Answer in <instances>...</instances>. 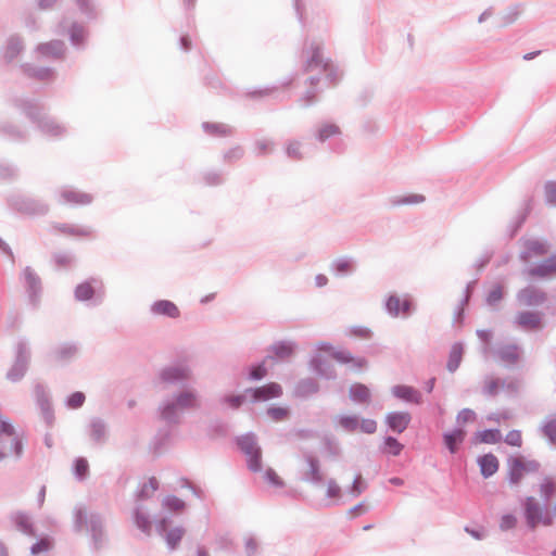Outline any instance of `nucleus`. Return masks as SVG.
<instances>
[{"instance_id":"1","label":"nucleus","mask_w":556,"mask_h":556,"mask_svg":"<svg viewBox=\"0 0 556 556\" xmlns=\"http://www.w3.org/2000/svg\"><path fill=\"white\" fill-rule=\"evenodd\" d=\"M22 453V442L14 428L2 417H0V460L20 456Z\"/></svg>"},{"instance_id":"2","label":"nucleus","mask_w":556,"mask_h":556,"mask_svg":"<svg viewBox=\"0 0 556 556\" xmlns=\"http://www.w3.org/2000/svg\"><path fill=\"white\" fill-rule=\"evenodd\" d=\"M540 464L533 459L515 456L508 459V479L511 484H518L529 473L536 472Z\"/></svg>"},{"instance_id":"3","label":"nucleus","mask_w":556,"mask_h":556,"mask_svg":"<svg viewBox=\"0 0 556 556\" xmlns=\"http://www.w3.org/2000/svg\"><path fill=\"white\" fill-rule=\"evenodd\" d=\"M525 517L531 529L538 526L551 527L554 523L553 515L544 511L533 496H528L525 501Z\"/></svg>"},{"instance_id":"4","label":"nucleus","mask_w":556,"mask_h":556,"mask_svg":"<svg viewBox=\"0 0 556 556\" xmlns=\"http://www.w3.org/2000/svg\"><path fill=\"white\" fill-rule=\"evenodd\" d=\"M241 451L248 456V466L252 471L262 469L261 450L257 446L254 437L244 435L238 440Z\"/></svg>"},{"instance_id":"5","label":"nucleus","mask_w":556,"mask_h":556,"mask_svg":"<svg viewBox=\"0 0 556 556\" xmlns=\"http://www.w3.org/2000/svg\"><path fill=\"white\" fill-rule=\"evenodd\" d=\"M197 405V397L192 393H182L179 395L175 404L167 405L163 412L162 415L165 419H170L175 413V408H190L194 407Z\"/></svg>"},{"instance_id":"6","label":"nucleus","mask_w":556,"mask_h":556,"mask_svg":"<svg viewBox=\"0 0 556 556\" xmlns=\"http://www.w3.org/2000/svg\"><path fill=\"white\" fill-rule=\"evenodd\" d=\"M386 422L391 430L402 433L410 422V415L406 412L390 413L386 417Z\"/></svg>"},{"instance_id":"7","label":"nucleus","mask_w":556,"mask_h":556,"mask_svg":"<svg viewBox=\"0 0 556 556\" xmlns=\"http://www.w3.org/2000/svg\"><path fill=\"white\" fill-rule=\"evenodd\" d=\"M281 394V387L275 382L252 390L254 401H268L270 399L280 396Z\"/></svg>"},{"instance_id":"8","label":"nucleus","mask_w":556,"mask_h":556,"mask_svg":"<svg viewBox=\"0 0 556 556\" xmlns=\"http://www.w3.org/2000/svg\"><path fill=\"white\" fill-rule=\"evenodd\" d=\"M349 395L351 400L358 404H369L371 401V393L367 386L363 383H353L350 387Z\"/></svg>"},{"instance_id":"9","label":"nucleus","mask_w":556,"mask_h":556,"mask_svg":"<svg viewBox=\"0 0 556 556\" xmlns=\"http://www.w3.org/2000/svg\"><path fill=\"white\" fill-rule=\"evenodd\" d=\"M480 471L484 478L493 476L500 467L498 459L493 454H485L478 458Z\"/></svg>"},{"instance_id":"10","label":"nucleus","mask_w":556,"mask_h":556,"mask_svg":"<svg viewBox=\"0 0 556 556\" xmlns=\"http://www.w3.org/2000/svg\"><path fill=\"white\" fill-rule=\"evenodd\" d=\"M152 312L156 315H164L170 318H177L179 317L180 314L176 304L167 300H161L155 302L152 305Z\"/></svg>"},{"instance_id":"11","label":"nucleus","mask_w":556,"mask_h":556,"mask_svg":"<svg viewBox=\"0 0 556 556\" xmlns=\"http://www.w3.org/2000/svg\"><path fill=\"white\" fill-rule=\"evenodd\" d=\"M392 393L406 402L419 404L421 401L420 393L408 386H396L393 388Z\"/></svg>"},{"instance_id":"12","label":"nucleus","mask_w":556,"mask_h":556,"mask_svg":"<svg viewBox=\"0 0 556 556\" xmlns=\"http://www.w3.org/2000/svg\"><path fill=\"white\" fill-rule=\"evenodd\" d=\"M316 68H321L325 72H330L332 70L331 64L323 59L318 47L313 49L306 70L314 71Z\"/></svg>"},{"instance_id":"13","label":"nucleus","mask_w":556,"mask_h":556,"mask_svg":"<svg viewBox=\"0 0 556 556\" xmlns=\"http://www.w3.org/2000/svg\"><path fill=\"white\" fill-rule=\"evenodd\" d=\"M62 199L65 203L68 204H89L91 202V197L88 193L77 191V190H65L62 193Z\"/></svg>"},{"instance_id":"14","label":"nucleus","mask_w":556,"mask_h":556,"mask_svg":"<svg viewBox=\"0 0 556 556\" xmlns=\"http://www.w3.org/2000/svg\"><path fill=\"white\" fill-rule=\"evenodd\" d=\"M409 301L397 296H390L387 302V308L390 314L397 316L400 313H406L409 309Z\"/></svg>"},{"instance_id":"15","label":"nucleus","mask_w":556,"mask_h":556,"mask_svg":"<svg viewBox=\"0 0 556 556\" xmlns=\"http://www.w3.org/2000/svg\"><path fill=\"white\" fill-rule=\"evenodd\" d=\"M556 273V256H552L544 261L541 265L532 268L530 274L532 276L546 277Z\"/></svg>"},{"instance_id":"16","label":"nucleus","mask_w":556,"mask_h":556,"mask_svg":"<svg viewBox=\"0 0 556 556\" xmlns=\"http://www.w3.org/2000/svg\"><path fill=\"white\" fill-rule=\"evenodd\" d=\"M464 439L465 431L462 429H456L451 433L444 434V443L451 453H456L458 445L464 441Z\"/></svg>"},{"instance_id":"17","label":"nucleus","mask_w":556,"mask_h":556,"mask_svg":"<svg viewBox=\"0 0 556 556\" xmlns=\"http://www.w3.org/2000/svg\"><path fill=\"white\" fill-rule=\"evenodd\" d=\"M53 229L62 235L72 237H86L90 235V231L86 228L66 224H56L53 226Z\"/></svg>"},{"instance_id":"18","label":"nucleus","mask_w":556,"mask_h":556,"mask_svg":"<svg viewBox=\"0 0 556 556\" xmlns=\"http://www.w3.org/2000/svg\"><path fill=\"white\" fill-rule=\"evenodd\" d=\"M157 488H159V482H157L156 478L151 477V478L147 479L141 484V486L137 493V498L138 500L150 498L154 494V492L157 490Z\"/></svg>"},{"instance_id":"19","label":"nucleus","mask_w":556,"mask_h":556,"mask_svg":"<svg viewBox=\"0 0 556 556\" xmlns=\"http://www.w3.org/2000/svg\"><path fill=\"white\" fill-rule=\"evenodd\" d=\"M547 253V245L539 240H530L527 242V251L525 252V260H529L532 256H539Z\"/></svg>"},{"instance_id":"20","label":"nucleus","mask_w":556,"mask_h":556,"mask_svg":"<svg viewBox=\"0 0 556 556\" xmlns=\"http://www.w3.org/2000/svg\"><path fill=\"white\" fill-rule=\"evenodd\" d=\"M462 356H463L462 345L454 344L451 349L450 357H448V362H447V369L450 371H455L458 368L460 361H462Z\"/></svg>"},{"instance_id":"21","label":"nucleus","mask_w":556,"mask_h":556,"mask_svg":"<svg viewBox=\"0 0 556 556\" xmlns=\"http://www.w3.org/2000/svg\"><path fill=\"white\" fill-rule=\"evenodd\" d=\"M307 463H308V470L306 472L307 479L313 482H320L323 480V475L319 469L318 460L313 457H308Z\"/></svg>"},{"instance_id":"22","label":"nucleus","mask_w":556,"mask_h":556,"mask_svg":"<svg viewBox=\"0 0 556 556\" xmlns=\"http://www.w3.org/2000/svg\"><path fill=\"white\" fill-rule=\"evenodd\" d=\"M518 324L525 328L534 329L540 325V318L534 313H522L518 316Z\"/></svg>"},{"instance_id":"23","label":"nucleus","mask_w":556,"mask_h":556,"mask_svg":"<svg viewBox=\"0 0 556 556\" xmlns=\"http://www.w3.org/2000/svg\"><path fill=\"white\" fill-rule=\"evenodd\" d=\"M271 350L275 356L279 359L289 358L293 353L292 345L285 342L275 344Z\"/></svg>"},{"instance_id":"24","label":"nucleus","mask_w":556,"mask_h":556,"mask_svg":"<svg viewBox=\"0 0 556 556\" xmlns=\"http://www.w3.org/2000/svg\"><path fill=\"white\" fill-rule=\"evenodd\" d=\"M185 534L184 529L175 528L166 533V542L170 548H175Z\"/></svg>"},{"instance_id":"25","label":"nucleus","mask_w":556,"mask_h":556,"mask_svg":"<svg viewBox=\"0 0 556 556\" xmlns=\"http://www.w3.org/2000/svg\"><path fill=\"white\" fill-rule=\"evenodd\" d=\"M384 444H386L384 452L390 455H393V456L399 455L403 450V445L396 439H394L392 437H388L386 439Z\"/></svg>"},{"instance_id":"26","label":"nucleus","mask_w":556,"mask_h":556,"mask_svg":"<svg viewBox=\"0 0 556 556\" xmlns=\"http://www.w3.org/2000/svg\"><path fill=\"white\" fill-rule=\"evenodd\" d=\"M339 425L346 431H356L358 429V419L356 416H342L338 420Z\"/></svg>"},{"instance_id":"27","label":"nucleus","mask_w":556,"mask_h":556,"mask_svg":"<svg viewBox=\"0 0 556 556\" xmlns=\"http://www.w3.org/2000/svg\"><path fill=\"white\" fill-rule=\"evenodd\" d=\"M163 505L173 511H181L185 508V503L176 496H167L163 501Z\"/></svg>"},{"instance_id":"28","label":"nucleus","mask_w":556,"mask_h":556,"mask_svg":"<svg viewBox=\"0 0 556 556\" xmlns=\"http://www.w3.org/2000/svg\"><path fill=\"white\" fill-rule=\"evenodd\" d=\"M505 387V382L498 379H489L485 381L484 390L489 395H496L501 388Z\"/></svg>"},{"instance_id":"29","label":"nucleus","mask_w":556,"mask_h":556,"mask_svg":"<svg viewBox=\"0 0 556 556\" xmlns=\"http://www.w3.org/2000/svg\"><path fill=\"white\" fill-rule=\"evenodd\" d=\"M479 438L481 442L493 444L498 442L501 433L498 430H484L479 434Z\"/></svg>"},{"instance_id":"30","label":"nucleus","mask_w":556,"mask_h":556,"mask_svg":"<svg viewBox=\"0 0 556 556\" xmlns=\"http://www.w3.org/2000/svg\"><path fill=\"white\" fill-rule=\"evenodd\" d=\"M544 434L553 442L556 443V419H548L543 428Z\"/></svg>"},{"instance_id":"31","label":"nucleus","mask_w":556,"mask_h":556,"mask_svg":"<svg viewBox=\"0 0 556 556\" xmlns=\"http://www.w3.org/2000/svg\"><path fill=\"white\" fill-rule=\"evenodd\" d=\"M93 295V289L89 283H81L76 289V296L79 300H89Z\"/></svg>"},{"instance_id":"32","label":"nucleus","mask_w":556,"mask_h":556,"mask_svg":"<svg viewBox=\"0 0 556 556\" xmlns=\"http://www.w3.org/2000/svg\"><path fill=\"white\" fill-rule=\"evenodd\" d=\"M267 414L273 420L280 421L288 417L289 412L286 407H271L267 410Z\"/></svg>"},{"instance_id":"33","label":"nucleus","mask_w":556,"mask_h":556,"mask_svg":"<svg viewBox=\"0 0 556 556\" xmlns=\"http://www.w3.org/2000/svg\"><path fill=\"white\" fill-rule=\"evenodd\" d=\"M339 134V127L332 124L325 125L319 129L318 137L321 141L329 137Z\"/></svg>"},{"instance_id":"34","label":"nucleus","mask_w":556,"mask_h":556,"mask_svg":"<svg viewBox=\"0 0 556 556\" xmlns=\"http://www.w3.org/2000/svg\"><path fill=\"white\" fill-rule=\"evenodd\" d=\"M505 442L511 446H521L522 437L521 432L518 430H511L506 434Z\"/></svg>"},{"instance_id":"35","label":"nucleus","mask_w":556,"mask_h":556,"mask_svg":"<svg viewBox=\"0 0 556 556\" xmlns=\"http://www.w3.org/2000/svg\"><path fill=\"white\" fill-rule=\"evenodd\" d=\"M265 479L267 480L268 483H270L271 485L277 486V488H281L285 484L282 479L271 468H268L265 471Z\"/></svg>"},{"instance_id":"36","label":"nucleus","mask_w":556,"mask_h":556,"mask_svg":"<svg viewBox=\"0 0 556 556\" xmlns=\"http://www.w3.org/2000/svg\"><path fill=\"white\" fill-rule=\"evenodd\" d=\"M555 489V483L551 479H545L540 485V492L546 498L553 495Z\"/></svg>"},{"instance_id":"37","label":"nucleus","mask_w":556,"mask_h":556,"mask_svg":"<svg viewBox=\"0 0 556 556\" xmlns=\"http://www.w3.org/2000/svg\"><path fill=\"white\" fill-rule=\"evenodd\" d=\"M135 522L139 529H141L144 532H149L151 528V523L147 516L140 514L139 511H136L135 514Z\"/></svg>"},{"instance_id":"38","label":"nucleus","mask_w":556,"mask_h":556,"mask_svg":"<svg viewBox=\"0 0 556 556\" xmlns=\"http://www.w3.org/2000/svg\"><path fill=\"white\" fill-rule=\"evenodd\" d=\"M51 546H52V543L49 539H41L39 542H37L36 544H34L31 546V553L39 554L42 552H47L51 548Z\"/></svg>"},{"instance_id":"39","label":"nucleus","mask_w":556,"mask_h":556,"mask_svg":"<svg viewBox=\"0 0 556 556\" xmlns=\"http://www.w3.org/2000/svg\"><path fill=\"white\" fill-rule=\"evenodd\" d=\"M326 494L328 497L330 498H338L341 494V489L339 486V484L337 483V481L334 480H329L327 482V490H326Z\"/></svg>"},{"instance_id":"40","label":"nucleus","mask_w":556,"mask_h":556,"mask_svg":"<svg viewBox=\"0 0 556 556\" xmlns=\"http://www.w3.org/2000/svg\"><path fill=\"white\" fill-rule=\"evenodd\" d=\"M85 402V395L81 392H75L73 393L67 401V404L71 408H78L80 407Z\"/></svg>"},{"instance_id":"41","label":"nucleus","mask_w":556,"mask_h":556,"mask_svg":"<svg viewBox=\"0 0 556 556\" xmlns=\"http://www.w3.org/2000/svg\"><path fill=\"white\" fill-rule=\"evenodd\" d=\"M358 429L371 434L377 430V422L374 419H363L361 424L358 422Z\"/></svg>"},{"instance_id":"42","label":"nucleus","mask_w":556,"mask_h":556,"mask_svg":"<svg viewBox=\"0 0 556 556\" xmlns=\"http://www.w3.org/2000/svg\"><path fill=\"white\" fill-rule=\"evenodd\" d=\"M21 50V45L17 40H11L5 50V56L11 60L13 59Z\"/></svg>"},{"instance_id":"43","label":"nucleus","mask_w":556,"mask_h":556,"mask_svg":"<svg viewBox=\"0 0 556 556\" xmlns=\"http://www.w3.org/2000/svg\"><path fill=\"white\" fill-rule=\"evenodd\" d=\"M187 375L185 370L177 369V368H170L166 371H164L163 377L165 380H172V379H179L185 378Z\"/></svg>"},{"instance_id":"44","label":"nucleus","mask_w":556,"mask_h":556,"mask_svg":"<svg viewBox=\"0 0 556 556\" xmlns=\"http://www.w3.org/2000/svg\"><path fill=\"white\" fill-rule=\"evenodd\" d=\"M365 488H366L365 482H364L362 476L358 475L355 477V479L353 481L351 493L354 495H359L365 490Z\"/></svg>"},{"instance_id":"45","label":"nucleus","mask_w":556,"mask_h":556,"mask_svg":"<svg viewBox=\"0 0 556 556\" xmlns=\"http://www.w3.org/2000/svg\"><path fill=\"white\" fill-rule=\"evenodd\" d=\"M545 194L546 199L549 203L556 204V184L547 182L545 185Z\"/></svg>"},{"instance_id":"46","label":"nucleus","mask_w":556,"mask_h":556,"mask_svg":"<svg viewBox=\"0 0 556 556\" xmlns=\"http://www.w3.org/2000/svg\"><path fill=\"white\" fill-rule=\"evenodd\" d=\"M75 472L78 477L83 478L88 472V463L86 459L79 458L75 463Z\"/></svg>"},{"instance_id":"47","label":"nucleus","mask_w":556,"mask_h":556,"mask_svg":"<svg viewBox=\"0 0 556 556\" xmlns=\"http://www.w3.org/2000/svg\"><path fill=\"white\" fill-rule=\"evenodd\" d=\"M517 520L513 515H505L501 520V528L504 530L515 527Z\"/></svg>"},{"instance_id":"48","label":"nucleus","mask_w":556,"mask_h":556,"mask_svg":"<svg viewBox=\"0 0 556 556\" xmlns=\"http://www.w3.org/2000/svg\"><path fill=\"white\" fill-rule=\"evenodd\" d=\"M503 292L501 287H495L488 296V302L493 304L502 299Z\"/></svg>"},{"instance_id":"49","label":"nucleus","mask_w":556,"mask_h":556,"mask_svg":"<svg viewBox=\"0 0 556 556\" xmlns=\"http://www.w3.org/2000/svg\"><path fill=\"white\" fill-rule=\"evenodd\" d=\"M266 376V368L263 365H258L251 371V378L258 380Z\"/></svg>"},{"instance_id":"50","label":"nucleus","mask_w":556,"mask_h":556,"mask_svg":"<svg viewBox=\"0 0 556 556\" xmlns=\"http://www.w3.org/2000/svg\"><path fill=\"white\" fill-rule=\"evenodd\" d=\"M475 419V413L470 409H464L458 415V420L463 422L472 421Z\"/></svg>"},{"instance_id":"51","label":"nucleus","mask_w":556,"mask_h":556,"mask_svg":"<svg viewBox=\"0 0 556 556\" xmlns=\"http://www.w3.org/2000/svg\"><path fill=\"white\" fill-rule=\"evenodd\" d=\"M288 154L293 157H299L300 156V143L293 142V143L289 144Z\"/></svg>"},{"instance_id":"52","label":"nucleus","mask_w":556,"mask_h":556,"mask_svg":"<svg viewBox=\"0 0 556 556\" xmlns=\"http://www.w3.org/2000/svg\"><path fill=\"white\" fill-rule=\"evenodd\" d=\"M256 146L261 153H266L271 150V143L267 140L257 141Z\"/></svg>"},{"instance_id":"53","label":"nucleus","mask_w":556,"mask_h":556,"mask_svg":"<svg viewBox=\"0 0 556 556\" xmlns=\"http://www.w3.org/2000/svg\"><path fill=\"white\" fill-rule=\"evenodd\" d=\"M333 357L340 362H351L352 361V357L350 356L349 353L344 352V351H341V352H337L333 354Z\"/></svg>"},{"instance_id":"54","label":"nucleus","mask_w":556,"mask_h":556,"mask_svg":"<svg viewBox=\"0 0 556 556\" xmlns=\"http://www.w3.org/2000/svg\"><path fill=\"white\" fill-rule=\"evenodd\" d=\"M425 200V198L422 195H419V194H413L406 199H404L402 202L403 203H420Z\"/></svg>"},{"instance_id":"55","label":"nucleus","mask_w":556,"mask_h":556,"mask_svg":"<svg viewBox=\"0 0 556 556\" xmlns=\"http://www.w3.org/2000/svg\"><path fill=\"white\" fill-rule=\"evenodd\" d=\"M366 511V506L364 505H357L355 506L354 508H352L349 514L351 515V517H356L363 513Z\"/></svg>"},{"instance_id":"56","label":"nucleus","mask_w":556,"mask_h":556,"mask_svg":"<svg viewBox=\"0 0 556 556\" xmlns=\"http://www.w3.org/2000/svg\"><path fill=\"white\" fill-rule=\"evenodd\" d=\"M242 400H243V397H242V396H240V395H238V396H231V397L227 399V401L229 402V404H230L232 407H235V408H237V407H239V406L241 405Z\"/></svg>"},{"instance_id":"57","label":"nucleus","mask_w":556,"mask_h":556,"mask_svg":"<svg viewBox=\"0 0 556 556\" xmlns=\"http://www.w3.org/2000/svg\"><path fill=\"white\" fill-rule=\"evenodd\" d=\"M103 434V428L101 425H93L92 426V435L96 440H99L101 435Z\"/></svg>"},{"instance_id":"58","label":"nucleus","mask_w":556,"mask_h":556,"mask_svg":"<svg viewBox=\"0 0 556 556\" xmlns=\"http://www.w3.org/2000/svg\"><path fill=\"white\" fill-rule=\"evenodd\" d=\"M339 270L346 271L351 268V265L349 262H343L338 265Z\"/></svg>"},{"instance_id":"59","label":"nucleus","mask_w":556,"mask_h":556,"mask_svg":"<svg viewBox=\"0 0 556 556\" xmlns=\"http://www.w3.org/2000/svg\"><path fill=\"white\" fill-rule=\"evenodd\" d=\"M50 48H52V45L47 43L39 47V51L43 54H48L50 51Z\"/></svg>"},{"instance_id":"60","label":"nucleus","mask_w":556,"mask_h":556,"mask_svg":"<svg viewBox=\"0 0 556 556\" xmlns=\"http://www.w3.org/2000/svg\"><path fill=\"white\" fill-rule=\"evenodd\" d=\"M540 54V51H535V52H531V53H527L523 55V59L525 60H531L533 59L534 56L539 55Z\"/></svg>"},{"instance_id":"61","label":"nucleus","mask_w":556,"mask_h":556,"mask_svg":"<svg viewBox=\"0 0 556 556\" xmlns=\"http://www.w3.org/2000/svg\"><path fill=\"white\" fill-rule=\"evenodd\" d=\"M326 280H327V279H326V277H324V276H319V277H317V281H318V285H319V286H324V285L326 283Z\"/></svg>"},{"instance_id":"62","label":"nucleus","mask_w":556,"mask_h":556,"mask_svg":"<svg viewBox=\"0 0 556 556\" xmlns=\"http://www.w3.org/2000/svg\"><path fill=\"white\" fill-rule=\"evenodd\" d=\"M508 357L514 361L517 358V353H516V349L514 348L511 353H509Z\"/></svg>"},{"instance_id":"63","label":"nucleus","mask_w":556,"mask_h":556,"mask_svg":"<svg viewBox=\"0 0 556 556\" xmlns=\"http://www.w3.org/2000/svg\"><path fill=\"white\" fill-rule=\"evenodd\" d=\"M356 365L358 367H364L366 365V361L364 358L357 359Z\"/></svg>"},{"instance_id":"64","label":"nucleus","mask_w":556,"mask_h":556,"mask_svg":"<svg viewBox=\"0 0 556 556\" xmlns=\"http://www.w3.org/2000/svg\"><path fill=\"white\" fill-rule=\"evenodd\" d=\"M181 41H182L184 47H185L186 49H188V48H189V43H190V42H189V39H188V38H186V37H184V38L181 39Z\"/></svg>"}]
</instances>
